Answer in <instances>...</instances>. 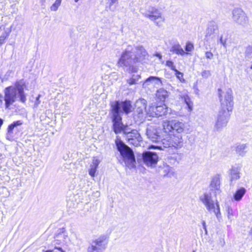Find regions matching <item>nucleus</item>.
<instances>
[{"label":"nucleus","instance_id":"nucleus-40","mask_svg":"<svg viewBox=\"0 0 252 252\" xmlns=\"http://www.w3.org/2000/svg\"><path fill=\"white\" fill-rule=\"evenodd\" d=\"M194 48V47H193V44L190 43V42H188L186 45V47H185V50L187 51V52H191Z\"/></svg>","mask_w":252,"mask_h":252},{"label":"nucleus","instance_id":"nucleus-44","mask_svg":"<svg viewBox=\"0 0 252 252\" xmlns=\"http://www.w3.org/2000/svg\"><path fill=\"white\" fill-rule=\"evenodd\" d=\"M201 75L203 78H208L211 76V72L209 70H204L202 71Z\"/></svg>","mask_w":252,"mask_h":252},{"label":"nucleus","instance_id":"nucleus-41","mask_svg":"<svg viewBox=\"0 0 252 252\" xmlns=\"http://www.w3.org/2000/svg\"><path fill=\"white\" fill-rule=\"evenodd\" d=\"M148 111V109L146 108L145 109H142V108H136L135 112L139 115V117H141V115L143 114L144 112L146 113V111Z\"/></svg>","mask_w":252,"mask_h":252},{"label":"nucleus","instance_id":"nucleus-25","mask_svg":"<svg viewBox=\"0 0 252 252\" xmlns=\"http://www.w3.org/2000/svg\"><path fill=\"white\" fill-rule=\"evenodd\" d=\"M246 192L244 188H240L237 189L233 195V199L236 201H240Z\"/></svg>","mask_w":252,"mask_h":252},{"label":"nucleus","instance_id":"nucleus-6","mask_svg":"<svg viewBox=\"0 0 252 252\" xmlns=\"http://www.w3.org/2000/svg\"><path fill=\"white\" fill-rule=\"evenodd\" d=\"M164 132L168 135L182 133L185 129V124L177 120L167 121L163 123Z\"/></svg>","mask_w":252,"mask_h":252},{"label":"nucleus","instance_id":"nucleus-26","mask_svg":"<svg viewBox=\"0 0 252 252\" xmlns=\"http://www.w3.org/2000/svg\"><path fill=\"white\" fill-rule=\"evenodd\" d=\"M181 100L184 101L188 106V107L189 111L192 110V102L190 100V98L189 97L186 93H183L180 95Z\"/></svg>","mask_w":252,"mask_h":252},{"label":"nucleus","instance_id":"nucleus-15","mask_svg":"<svg viewBox=\"0 0 252 252\" xmlns=\"http://www.w3.org/2000/svg\"><path fill=\"white\" fill-rule=\"evenodd\" d=\"M147 137L154 142L157 143L161 140L159 132L155 126H149L146 129Z\"/></svg>","mask_w":252,"mask_h":252},{"label":"nucleus","instance_id":"nucleus-2","mask_svg":"<svg viewBox=\"0 0 252 252\" xmlns=\"http://www.w3.org/2000/svg\"><path fill=\"white\" fill-rule=\"evenodd\" d=\"M25 87V82L23 80H20L16 81L14 86L5 88L4 90V100L6 108H9L10 105L16 101L17 96L20 98L21 102H26L27 98L24 92Z\"/></svg>","mask_w":252,"mask_h":252},{"label":"nucleus","instance_id":"nucleus-52","mask_svg":"<svg viewBox=\"0 0 252 252\" xmlns=\"http://www.w3.org/2000/svg\"><path fill=\"white\" fill-rule=\"evenodd\" d=\"M204 230H205V231L206 233H207V228H206V229H204Z\"/></svg>","mask_w":252,"mask_h":252},{"label":"nucleus","instance_id":"nucleus-13","mask_svg":"<svg viewBox=\"0 0 252 252\" xmlns=\"http://www.w3.org/2000/svg\"><path fill=\"white\" fill-rule=\"evenodd\" d=\"M165 81H162L161 78L156 76H150L146 79L143 84L144 88H150L151 86L155 88H158L160 86H163Z\"/></svg>","mask_w":252,"mask_h":252},{"label":"nucleus","instance_id":"nucleus-8","mask_svg":"<svg viewBox=\"0 0 252 252\" xmlns=\"http://www.w3.org/2000/svg\"><path fill=\"white\" fill-rule=\"evenodd\" d=\"M141 13L146 18L155 22L157 26H159L158 23L156 20L160 19L164 22L165 18L162 15L161 12L157 8L154 6H150L145 11H141Z\"/></svg>","mask_w":252,"mask_h":252},{"label":"nucleus","instance_id":"nucleus-10","mask_svg":"<svg viewBox=\"0 0 252 252\" xmlns=\"http://www.w3.org/2000/svg\"><path fill=\"white\" fill-rule=\"evenodd\" d=\"M233 20L241 25H246L249 21L246 13L240 8H235L232 12Z\"/></svg>","mask_w":252,"mask_h":252},{"label":"nucleus","instance_id":"nucleus-42","mask_svg":"<svg viewBox=\"0 0 252 252\" xmlns=\"http://www.w3.org/2000/svg\"><path fill=\"white\" fill-rule=\"evenodd\" d=\"M166 65L169 67L171 68V69H172L173 71H175L176 70L175 66L174 65V63L171 61H166Z\"/></svg>","mask_w":252,"mask_h":252},{"label":"nucleus","instance_id":"nucleus-11","mask_svg":"<svg viewBox=\"0 0 252 252\" xmlns=\"http://www.w3.org/2000/svg\"><path fill=\"white\" fill-rule=\"evenodd\" d=\"M158 156L156 153L146 151L142 154L143 162L148 166H154L158 162Z\"/></svg>","mask_w":252,"mask_h":252},{"label":"nucleus","instance_id":"nucleus-27","mask_svg":"<svg viewBox=\"0 0 252 252\" xmlns=\"http://www.w3.org/2000/svg\"><path fill=\"white\" fill-rule=\"evenodd\" d=\"M170 52L175 53L177 55H180L182 56L188 54L185 52L179 44H176L173 46L170 49Z\"/></svg>","mask_w":252,"mask_h":252},{"label":"nucleus","instance_id":"nucleus-46","mask_svg":"<svg viewBox=\"0 0 252 252\" xmlns=\"http://www.w3.org/2000/svg\"><path fill=\"white\" fill-rule=\"evenodd\" d=\"M214 55L213 54L210 52V51H207L205 53V57L207 59L211 60L213 58Z\"/></svg>","mask_w":252,"mask_h":252},{"label":"nucleus","instance_id":"nucleus-43","mask_svg":"<svg viewBox=\"0 0 252 252\" xmlns=\"http://www.w3.org/2000/svg\"><path fill=\"white\" fill-rule=\"evenodd\" d=\"M177 157L178 156L176 155H173L170 157H169L168 159L170 160V163L174 164L176 162H178V161L177 160Z\"/></svg>","mask_w":252,"mask_h":252},{"label":"nucleus","instance_id":"nucleus-35","mask_svg":"<svg viewBox=\"0 0 252 252\" xmlns=\"http://www.w3.org/2000/svg\"><path fill=\"white\" fill-rule=\"evenodd\" d=\"M225 210L227 214L228 219L231 221L233 217V211L232 208L230 206L227 205L225 208Z\"/></svg>","mask_w":252,"mask_h":252},{"label":"nucleus","instance_id":"nucleus-37","mask_svg":"<svg viewBox=\"0 0 252 252\" xmlns=\"http://www.w3.org/2000/svg\"><path fill=\"white\" fill-rule=\"evenodd\" d=\"M133 129H131L130 127H129L127 126L124 125L123 132L125 135V137H126L129 134H131V132H132Z\"/></svg>","mask_w":252,"mask_h":252},{"label":"nucleus","instance_id":"nucleus-55","mask_svg":"<svg viewBox=\"0 0 252 252\" xmlns=\"http://www.w3.org/2000/svg\"><path fill=\"white\" fill-rule=\"evenodd\" d=\"M251 69H252V65L251 66Z\"/></svg>","mask_w":252,"mask_h":252},{"label":"nucleus","instance_id":"nucleus-36","mask_svg":"<svg viewBox=\"0 0 252 252\" xmlns=\"http://www.w3.org/2000/svg\"><path fill=\"white\" fill-rule=\"evenodd\" d=\"M62 0H56L55 2L51 5L50 9L51 11H56L58 10L59 6L61 5Z\"/></svg>","mask_w":252,"mask_h":252},{"label":"nucleus","instance_id":"nucleus-49","mask_svg":"<svg viewBox=\"0 0 252 252\" xmlns=\"http://www.w3.org/2000/svg\"><path fill=\"white\" fill-rule=\"evenodd\" d=\"M55 249L59 250V251H61L62 252H63V249H62V248L61 247H55Z\"/></svg>","mask_w":252,"mask_h":252},{"label":"nucleus","instance_id":"nucleus-47","mask_svg":"<svg viewBox=\"0 0 252 252\" xmlns=\"http://www.w3.org/2000/svg\"><path fill=\"white\" fill-rule=\"evenodd\" d=\"M40 96H41V95L38 94V95L36 97L35 103H34V107H37L38 106V105L40 103V100L39 99Z\"/></svg>","mask_w":252,"mask_h":252},{"label":"nucleus","instance_id":"nucleus-39","mask_svg":"<svg viewBox=\"0 0 252 252\" xmlns=\"http://www.w3.org/2000/svg\"><path fill=\"white\" fill-rule=\"evenodd\" d=\"M175 72V75L176 77L182 82L185 81V79L183 78V73L178 71L177 69L174 71Z\"/></svg>","mask_w":252,"mask_h":252},{"label":"nucleus","instance_id":"nucleus-14","mask_svg":"<svg viewBox=\"0 0 252 252\" xmlns=\"http://www.w3.org/2000/svg\"><path fill=\"white\" fill-rule=\"evenodd\" d=\"M220 175L217 174L213 176L209 186L210 190L215 196L219 194L220 192Z\"/></svg>","mask_w":252,"mask_h":252},{"label":"nucleus","instance_id":"nucleus-28","mask_svg":"<svg viewBox=\"0 0 252 252\" xmlns=\"http://www.w3.org/2000/svg\"><path fill=\"white\" fill-rule=\"evenodd\" d=\"M23 124V122L21 120L17 121L15 122H14L11 124H10L7 128V132L8 133L10 134L12 133L13 129L17 126H20Z\"/></svg>","mask_w":252,"mask_h":252},{"label":"nucleus","instance_id":"nucleus-23","mask_svg":"<svg viewBox=\"0 0 252 252\" xmlns=\"http://www.w3.org/2000/svg\"><path fill=\"white\" fill-rule=\"evenodd\" d=\"M168 96L169 93L162 88H160L157 91L156 97L160 101L164 102Z\"/></svg>","mask_w":252,"mask_h":252},{"label":"nucleus","instance_id":"nucleus-56","mask_svg":"<svg viewBox=\"0 0 252 252\" xmlns=\"http://www.w3.org/2000/svg\"><path fill=\"white\" fill-rule=\"evenodd\" d=\"M192 252H195L194 251H193Z\"/></svg>","mask_w":252,"mask_h":252},{"label":"nucleus","instance_id":"nucleus-1","mask_svg":"<svg viewBox=\"0 0 252 252\" xmlns=\"http://www.w3.org/2000/svg\"><path fill=\"white\" fill-rule=\"evenodd\" d=\"M218 92L220 102V109L217 116L214 128L219 131L225 127L228 122L229 112L232 110L233 101L231 89H228L225 92H223L219 89Z\"/></svg>","mask_w":252,"mask_h":252},{"label":"nucleus","instance_id":"nucleus-50","mask_svg":"<svg viewBox=\"0 0 252 252\" xmlns=\"http://www.w3.org/2000/svg\"><path fill=\"white\" fill-rule=\"evenodd\" d=\"M249 234L252 237V227L251 228V229H250V230L249 231Z\"/></svg>","mask_w":252,"mask_h":252},{"label":"nucleus","instance_id":"nucleus-20","mask_svg":"<svg viewBox=\"0 0 252 252\" xmlns=\"http://www.w3.org/2000/svg\"><path fill=\"white\" fill-rule=\"evenodd\" d=\"M158 145H152L151 147L156 149H158L161 150H164L165 149L172 147L170 139H163L161 140H159L158 142H157Z\"/></svg>","mask_w":252,"mask_h":252},{"label":"nucleus","instance_id":"nucleus-17","mask_svg":"<svg viewBox=\"0 0 252 252\" xmlns=\"http://www.w3.org/2000/svg\"><path fill=\"white\" fill-rule=\"evenodd\" d=\"M218 31V26L215 21H210L208 24V27L206 31L205 37L209 39L212 37V35Z\"/></svg>","mask_w":252,"mask_h":252},{"label":"nucleus","instance_id":"nucleus-53","mask_svg":"<svg viewBox=\"0 0 252 252\" xmlns=\"http://www.w3.org/2000/svg\"><path fill=\"white\" fill-rule=\"evenodd\" d=\"M75 2H77L79 1V0H74Z\"/></svg>","mask_w":252,"mask_h":252},{"label":"nucleus","instance_id":"nucleus-29","mask_svg":"<svg viewBox=\"0 0 252 252\" xmlns=\"http://www.w3.org/2000/svg\"><path fill=\"white\" fill-rule=\"evenodd\" d=\"M140 78V75L137 74L135 75L133 74L131 76V77L129 79H128L126 80V82L129 85H134L137 83V82L139 80V79Z\"/></svg>","mask_w":252,"mask_h":252},{"label":"nucleus","instance_id":"nucleus-19","mask_svg":"<svg viewBox=\"0 0 252 252\" xmlns=\"http://www.w3.org/2000/svg\"><path fill=\"white\" fill-rule=\"evenodd\" d=\"M240 171L241 167L239 166H232L230 169L229 176L230 184H232L233 182H235L240 179Z\"/></svg>","mask_w":252,"mask_h":252},{"label":"nucleus","instance_id":"nucleus-18","mask_svg":"<svg viewBox=\"0 0 252 252\" xmlns=\"http://www.w3.org/2000/svg\"><path fill=\"white\" fill-rule=\"evenodd\" d=\"M170 140L172 147L176 149L181 148L183 146V140L180 134L178 135L172 134L170 135Z\"/></svg>","mask_w":252,"mask_h":252},{"label":"nucleus","instance_id":"nucleus-7","mask_svg":"<svg viewBox=\"0 0 252 252\" xmlns=\"http://www.w3.org/2000/svg\"><path fill=\"white\" fill-rule=\"evenodd\" d=\"M111 114L117 113L118 116H121V113L129 114L132 111L131 101L125 100L124 101H115L111 104Z\"/></svg>","mask_w":252,"mask_h":252},{"label":"nucleus","instance_id":"nucleus-3","mask_svg":"<svg viewBox=\"0 0 252 252\" xmlns=\"http://www.w3.org/2000/svg\"><path fill=\"white\" fill-rule=\"evenodd\" d=\"M132 50V46H128L123 52L117 63L118 67H123L124 70L130 74L136 73L138 70L137 66L134 65L138 63V59Z\"/></svg>","mask_w":252,"mask_h":252},{"label":"nucleus","instance_id":"nucleus-22","mask_svg":"<svg viewBox=\"0 0 252 252\" xmlns=\"http://www.w3.org/2000/svg\"><path fill=\"white\" fill-rule=\"evenodd\" d=\"M99 163L100 160L99 159L96 158H94L89 170V173L91 177H94L95 176V174Z\"/></svg>","mask_w":252,"mask_h":252},{"label":"nucleus","instance_id":"nucleus-4","mask_svg":"<svg viewBox=\"0 0 252 252\" xmlns=\"http://www.w3.org/2000/svg\"><path fill=\"white\" fill-rule=\"evenodd\" d=\"M117 150L120 152L126 165L129 168L135 166V158L132 150L126 145L119 136H117L115 140Z\"/></svg>","mask_w":252,"mask_h":252},{"label":"nucleus","instance_id":"nucleus-30","mask_svg":"<svg viewBox=\"0 0 252 252\" xmlns=\"http://www.w3.org/2000/svg\"><path fill=\"white\" fill-rule=\"evenodd\" d=\"M146 103L147 101L145 99H139L135 102V108L145 109L146 108Z\"/></svg>","mask_w":252,"mask_h":252},{"label":"nucleus","instance_id":"nucleus-33","mask_svg":"<svg viewBox=\"0 0 252 252\" xmlns=\"http://www.w3.org/2000/svg\"><path fill=\"white\" fill-rule=\"evenodd\" d=\"M152 107H157V106L155 105H152L150 106L149 108L148 109V111H146V114L150 117H157V110L156 109H152Z\"/></svg>","mask_w":252,"mask_h":252},{"label":"nucleus","instance_id":"nucleus-24","mask_svg":"<svg viewBox=\"0 0 252 252\" xmlns=\"http://www.w3.org/2000/svg\"><path fill=\"white\" fill-rule=\"evenodd\" d=\"M136 57L138 58V62H141L143 59H145L148 55L147 52L142 46H138L136 47Z\"/></svg>","mask_w":252,"mask_h":252},{"label":"nucleus","instance_id":"nucleus-34","mask_svg":"<svg viewBox=\"0 0 252 252\" xmlns=\"http://www.w3.org/2000/svg\"><path fill=\"white\" fill-rule=\"evenodd\" d=\"M245 57L247 60H252V45L248 46L245 51Z\"/></svg>","mask_w":252,"mask_h":252},{"label":"nucleus","instance_id":"nucleus-16","mask_svg":"<svg viewBox=\"0 0 252 252\" xmlns=\"http://www.w3.org/2000/svg\"><path fill=\"white\" fill-rule=\"evenodd\" d=\"M126 139H127L129 144H132L135 146H137L139 142L142 141V137L136 129H133L131 134H129V135L126 136Z\"/></svg>","mask_w":252,"mask_h":252},{"label":"nucleus","instance_id":"nucleus-21","mask_svg":"<svg viewBox=\"0 0 252 252\" xmlns=\"http://www.w3.org/2000/svg\"><path fill=\"white\" fill-rule=\"evenodd\" d=\"M157 107H152V109H156L157 110V117H160L166 115L167 113H170L169 111L171 109L167 107L166 105L163 104L162 105H156Z\"/></svg>","mask_w":252,"mask_h":252},{"label":"nucleus","instance_id":"nucleus-54","mask_svg":"<svg viewBox=\"0 0 252 252\" xmlns=\"http://www.w3.org/2000/svg\"><path fill=\"white\" fill-rule=\"evenodd\" d=\"M46 252H52L51 251H47Z\"/></svg>","mask_w":252,"mask_h":252},{"label":"nucleus","instance_id":"nucleus-12","mask_svg":"<svg viewBox=\"0 0 252 252\" xmlns=\"http://www.w3.org/2000/svg\"><path fill=\"white\" fill-rule=\"evenodd\" d=\"M111 118L113 130L116 134L120 133L123 131L124 126L122 123V116H118L117 113L115 112L114 114H112Z\"/></svg>","mask_w":252,"mask_h":252},{"label":"nucleus","instance_id":"nucleus-38","mask_svg":"<svg viewBox=\"0 0 252 252\" xmlns=\"http://www.w3.org/2000/svg\"><path fill=\"white\" fill-rule=\"evenodd\" d=\"M227 39V35L224 37L223 35H222L220 37V44L224 47H226V41Z\"/></svg>","mask_w":252,"mask_h":252},{"label":"nucleus","instance_id":"nucleus-5","mask_svg":"<svg viewBox=\"0 0 252 252\" xmlns=\"http://www.w3.org/2000/svg\"><path fill=\"white\" fill-rule=\"evenodd\" d=\"M199 199L210 213H214L219 221L221 220L220 205L218 201L216 203L212 199L211 193L205 192L200 196Z\"/></svg>","mask_w":252,"mask_h":252},{"label":"nucleus","instance_id":"nucleus-48","mask_svg":"<svg viewBox=\"0 0 252 252\" xmlns=\"http://www.w3.org/2000/svg\"><path fill=\"white\" fill-rule=\"evenodd\" d=\"M202 225H203V229H206V223H205V221H203Z\"/></svg>","mask_w":252,"mask_h":252},{"label":"nucleus","instance_id":"nucleus-32","mask_svg":"<svg viewBox=\"0 0 252 252\" xmlns=\"http://www.w3.org/2000/svg\"><path fill=\"white\" fill-rule=\"evenodd\" d=\"M246 148L247 146L245 144L239 145L237 146L236 151L238 154L243 156L246 153Z\"/></svg>","mask_w":252,"mask_h":252},{"label":"nucleus","instance_id":"nucleus-51","mask_svg":"<svg viewBox=\"0 0 252 252\" xmlns=\"http://www.w3.org/2000/svg\"><path fill=\"white\" fill-rule=\"evenodd\" d=\"M40 0L42 4H43L45 2V0Z\"/></svg>","mask_w":252,"mask_h":252},{"label":"nucleus","instance_id":"nucleus-9","mask_svg":"<svg viewBox=\"0 0 252 252\" xmlns=\"http://www.w3.org/2000/svg\"><path fill=\"white\" fill-rule=\"evenodd\" d=\"M106 237L102 235L93 240L88 248L87 252H102L106 248Z\"/></svg>","mask_w":252,"mask_h":252},{"label":"nucleus","instance_id":"nucleus-31","mask_svg":"<svg viewBox=\"0 0 252 252\" xmlns=\"http://www.w3.org/2000/svg\"><path fill=\"white\" fill-rule=\"evenodd\" d=\"M11 32V28L4 31L0 36V46L4 43L5 40L8 37Z\"/></svg>","mask_w":252,"mask_h":252},{"label":"nucleus","instance_id":"nucleus-45","mask_svg":"<svg viewBox=\"0 0 252 252\" xmlns=\"http://www.w3.org/2000/svg\"><path fill=\"white\" fill-rule=\"evenodd\" d=\"M118 0H110L109 9L111 11H114L116 9V6H113V4L115 3Z\"/></svg>","mask_w":252,"mask_h":252}]
</instances>
